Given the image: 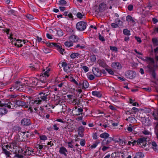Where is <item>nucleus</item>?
<instances>
[{"label": "nucleus", "instance_id": "obj_54", "mask_svg": "<svg viewBox=\"0 0 158 158\" xmlns=\"http://www.w3.org/2000/svg\"><path fill=\"white\" fill-rule=\"evenodd\" d=\"M88 78L90 80H93L95 78L94 76L92 74H90L88 76Z\"/></svg>", "mask_w": 158, "mask_h": 158}, {"label": "nucleus", "instance_id": "obj_16", "mask_svg": "<svg viewBox=\"0 0 158 158\" xmlns=\"http://www.w3.org/2000/svg\"><path fill=\"white\" fill-rule=\"evenodd\" d=\"M59 152L60 154L64 155L66 157L67 156L68 151L64 147H60L59 149Z\"/></svg>", "mask_w": 158, "mask_h": 158}, {"label": "nucleus", "instance_id": "obj_60", "mask_svg": "<svg viewBox=\"0 0 158 158\" xmlns=\"http://www.w3.org/2000/svg\"><path fill=\"white\" fill-rule=\"evenodd\" d=\"M106 71L110 74L113 75L114 74V72L111 69H106Z\"/></svg>", "mask_w": 158, "mask_h": 158}, {"label": "nucleus", "instance_id": "obj_63", "mask_svg": "<svg viewBox=\"0 0 158 158\" xmlns=\"http://www.w3.org/2000/svg\"><path fill=\"white\" fill-rule=\"evenodd\" d=\"M55 47L57 48L58 49H59L61 47L60 46L59 44V43H54V47Z\"/></svg>", "mask_w": 158, "mask_h": 158}, {"label": "nucleus", "instance_id": "obj_48", "mask_svg": "<svg viewBox=\"0 0 158 158\" xmlns=\"http://www.w3.org/2000/svg\"><path fill=\"white\" fill-rule=\"evenodd\" d=\"M135 111L134 110H133L132 109L131 110H127V112H126V114H127V113H128V114H135L136 113Z\"/></svg>", "mask_w": 158, "mask_h": 158}, {"label": "nucleus", "instance_id": "obj_10", "mask_svg": "<svg viewBox=\"0 0 158 158\" xmlns=\"http://www.w3.org/2000/svg\"><path fill=\"white\" fill-rule=\"evenodd\" d=\"M79 86L82 87V89H85L87 88L89 86V84L86 81L82 80L80 82Z\"/></svg>", "mask_w": 158, "mask_h": 158}, {"label": "nucleus", "instance_id": "obj_23", "mask_svg": "<svg viewBox=\"0 0 158 158\" xmlns=\"http://www.w3.org/2000/svg\"><path fill=\"white\" fill-rule=\"evenodd\" d=\"M110 135L106 132L101 134L100 135V137L104 139H108Z\"/></svg>", "mask_w": 158, "mask_h": 158}, {"label": "nucleus", "instance_id": "obj_27", "mask_svg": "<svg viewBox=\"0 0 158 158\" xmlns=\"http://www.w3.org/2000/svg\"><path fill=\"white\" fill-rule=\"evenodd\" d=\"M7 112V110L5 108H0V115H3L6 114Z\"/></svg>", "mask_w": 158, "mask_h": 158}, {"label": "nucleus", "instance_id": "obj_11", "mask_svg": "<svg viewBox=\"0 0 158 158\" xmlns=\"http://www.w3.org/2000/svg\"><path fill=\"white\" fill-rule=\"evenodd\" d=\"M69 39L72 43H77L78 42L79 38L77 35H72L69 36Z\"/></svg>", "mask_w": 158, "mask_h": 158}, {"label": "nucleus", "instance_id": "obj_4", "mask_svg": "<svg viewBox=\"0 0 158 158\" xmlns=\"http://www.w3.org/2000/svg\"><path fill=\"white\" fill-rule=\"evenodd\" d=\"M3 105V106L5 107H7L9 109H14L16 106V101L15 100H12L8 102L7 104L4 103L2 104Z\"/></svg>", "mask_w": 158, "mask_h": 158}, {"label": "nucleus", "instance_id": "obj_6", "mask_svg": "<svg viewBox=\"0 0 158 158\" xmlns=\"http://www.w3.org/2000/svg\"><path fill=\"white\" fill-rule=\"evenodd\" d=\"M40 101L39 100H37L36 98L34 100H31L29 102L30 107L32 108V107H34L38 104H40Z\"/></svg>", "mask_w": 158, "mask_h": 158}, {"label": "nucleus", "instance_id": "obj_41", "mask_svg": "<svg viewBox=\"0 0 158 158\" xmlns=\"http://www.w3.org/2000/svg\"><path fill=\"white\" fill-rule=\"evenodd\" d=\"M26 17L29 20H32L35 19L33 16L30 14H27L26 15Z\"/></svg>", "mask_w": 158, "mask_h": 158}, {"label": "nucleus", "instance_id": "obj_22", "mask_svg": "<svg viewBox=\"0 0 158 158\" xmlns=\"http://www.w3.org/2000/svg\"><path fill=\"white\" fill-rule=\"evenodd\" d=\"M106 8V4L104 3H101L100 4L98 7V9L100 12H103L105 10Z\"/></svg>", "mask_w": 158, "mask_h": 158}, {"label": "nucleus", "instance_id": "obj_8", "mask_svg": "<svg viewBox=\"0 0 158 158\" xmlns=\"http://www.w3.org/2000/svg\"><path fill=\"white\" fill-rule=\"evenodd\" d=\"M48 77L44 75L43 73H42V75H40V80H38V81H40V84L41 83H45L47 81V78Z\"/></svg>", "mask_w": 158, "mask_h": 158}, {"label": "nucleus", "instance_id": "obj_15", "mask_svg": "<svg viewBox=\"0 0 158 158\" xmlns=\"http://www.w3.org/2000/svg\"><path fill=\"white\" fill-rule=\"evenodd\" d=\"M21 123L23 126H28L31 124V122L30 119L24 118L21 120Z\"/></svg>", "mask_w": 158, "mask_h": 158}, {"label": "nucleus", "instance_id": "obj_52", "mask_svg": "<svg viewBox=\"0 0 158 158\" xmlns=\"http://www.w3.org/2000/svg\"><path fill=\"white\" fill-rule=\"evenodd\" d=\"M81 68L83 69L85 72H86L89 71V68L85 66H84L82 67Z\"/></svg>", "mask_w": 158, "mask_h": 158}, {"label": "nucleus", "instance_id": "obj_18", "mask_svg": "<svg viewBox=\"0 0 158 158\" xmlns=\"http://www.w3.org/2000/svg\"><path fill=\"white\" fill-rule=\"evenodd\" d=\"M16 101V105L19 106H21L22 107H24L26 108H28V106H27L26 103L22 101H20L19 100H15Z\"/></svg>", "mask_w": 158, "mask_h": 158}, {"label": "nucleus", "instance_id": "obj_35", "mask_svg": "<svg viewBox=\"0 0 158 158\" xmlns=\"http://www.w3.org/2000/svg\"><path fill=\"white\" fill-rule=\"evenodd\" d=\"M79 55L80 54L78 53H72L70 55V56L71 58L74 59L78 57Z\"/></svg>", "mask_w": 158, "mask_h": 158}, {"label": "nucleus", "instance_id": "obj_58", "mask_svg": "<svg viewBox=\"0 0 158 158\" xmlns=\"http://www.w3.org/2000/svg\"><path fill=\"white\" fill-rule=\"evenodd\" d=\"M132 19V17L130 15H128L126 17V20L128 22H131Z\"/></svg>", "mask_w": 158, "mask_h": 158}, {"label": "nucleus", "instance_id": "obj_2", "mask_svg": "<svg viewBox=\"0 0 158 158\" xmlns=\"http://www.w3.org/2000/svg\"><path fill=\"white\" fill-rule=\"evenodd\" d=\"M86 25L87 23L85 22H79L76 25V28L78 31H83L86 29Z\"/></svg>", "mask_w": 158, "mask_h": 158}, {"label": "nucleus", "instance_id": "obj_46", "mask_svg": "<svg viewBox=\"0 0 158 158\" xmlns=\"http://www.w3.org/2000/svg\"><path fill=\"white\" fill-rule=\"evenodd\" d=\"M110 49L113 52H117L118 51L117 48L115 46H110Z\"/></svg>", "mask_w": 158, "mask_h": 158}, {"label": "nucleus", "instance_id": "obj_62", "mask_svg": "<svg viewBox=\"0 0 158 158\" xmlns=\"http://www.w3.org/2000/svg\"><path fill=\"white\" fill-rule=\"evenodd\" d=\"M15 157L17 158H23V156L19 154H15Z\"/></svg>", "mask_w": 158, "mask_h": 158}, {"label": "nucleus", "instance_id": "obj_44", "mask_svg": "<svg viewBox=\"0 0 158 158\" xmlns=\"http://www.w3.org/2000/svg\"><path fill=\"white\" fill-rule=\"evenodd\" d=\"M57 34L58 36H61L63 35V33L61 30L59 29L57 31Z\"/></svg>", "mask_w": 158, "mask_h": 158}, {"label": "nucleus", "instance_id": "obj_50", "mask_svg": "<svg viewBox=\"0 0 158 158\" xmlns=\"http://www.w3.org/2000/svg\"><path fill=\"white\" fill-rule=\"evenodd\" d=\"M102 146V150L103 152L106 151L110 148L109 147L106 146L105 145Z\"/></svg>", "mask_w": 158, "mask_h": 158}, {"label": "nucleus", "instance_id": "obj_53", "mask_svg": "<svg viewBox=\"0 0 158 158\" xmlns=\"http://www.w3.org/2000/svg\"><path fill=\"white\" fill-rule=\"evenodd\" d=\"M40 140H45L47 139V137L45 135H40Z\"/></svg>", "mask_w": 158, "mask_h": 158}, {"label": "nucleus", "instance_id": "obj_14", "mask_svg": "<svg viewBox=\"0 0 158 158\" xmlns=\"http://www.w3.org/2000/svg\"><path fill=\"white\" fill-rule=\"evenodd\" d=\"M147 141V138L144 137L139 139L138 140L139 145L142 144V146H145Z\"/></svg>", "mask_w": 158, "mask_h": 158}, {"label": "nucleus", "instance_id": "obj_43", "mask_svg": "<svg viewBox=\"0 0 158 158\" xmlns=\"http://www.w3.org/2000/svg\"><path fill=\"white\" fill-rule=\"evenodd\" d=\"M43 50L44 52L46 54L50 53L51 52L50 49L45 47L43 48Z\"/></svg>", "mask_w": 158, "mask_h": 158}, {"label": "nucleus", "instance_id": "obj_39", "mask_svg": "<svg viewBox=\"0 0 158 158\" xmlns=\"http://www.w3.org/2000/svg\"><path fill=\"white\" fill-rule=\"evenodd\" d=\"M33 152V151L30 150L29 148H27L26 151L24 152V153L26 155H30Z\"/></svg>", "mask_w": 158, "mask_h": 158}, {"label": "nucleus", "instance_id": "obj_42", "mask_svg": "<svg viewBox=\"0 0 158 158\" xmlns=\"http://www.w3.org/2000/svg\"><path fill=\"white\" fill-rule=\"evenodd\" d=\"M77 16L78 18L80 19H81L82 18H85V15H82V14L80 12H78L77 13Z\"/></svg>", "mask_w": 158, "mask_h": 158}, {"label": "nucleus", "instance_id": "obj_57", "mask_svg": "<svg viewBox=\"0 0 158 158\" xmlns=\"http://www.w3.org/2000/svg\"><path fill=\"white\" fill-rule=\"evenodd\" d=\"M54 43H47V46L49 48H52L54 47Z\"/></svg>", "mask_w": 158, "mask_h": 158}, {"label": "nucleus", "instance_id": "obj_34", "mask_svg": "<svg viewBox=\"0 0 158 158\" xmlns=\"http://www.w3.org/2000/svg\"><path fill=\"white\" fill-rule=\"evenodd\" d=\"M2 149L3 152L6 154V155L7 156V157H9L10 156V154H11L10 152L7 151L5 149L3 148V147L2 148Z\"/></svg>", "mask_w": 158, "mask_h": 158}, {"label": "nucleus", "instance_id": "obj_32", "mask_svg": "<svg viewBox=\"0 0 158 158\" xmlns=\"http://www.w3.org/2000/svg\"><path fill=\"white\" fill-rule=\"evenodd\" d=\"M152 41L154 46L155 47L158 46V40L156 38H153Z\"/></svg>", "mask_w": 158, "mask_h": 158}, {"label": "nucleus", "instance_id": "obj_30", "mask_svg": "<svg viewBox=\"0 0 158 158\" xmlns=\"http://www.w3.org/2000/svg\"><path fill=\"white\" fill-rule=\"evenodd\" d=\"M64 44L65 46L68 47H72L73 46V43L71 41H66L64 43Z\"/></svg>", "mask_w": 158, "mask_h": 158}, {"label": "nucleus", "instance_id": "obj_3", "mask_svg": "<svg viewBox=\"0 0 158 158\" xmlns=\"http://www.w3.org/2000/svg\"><path fill=\"white\" fill-rule=\"evenodd\" d=\"M30 82V87L37 85V87H44L43 86L40 85V82L38 81V79L35 77H31L30 80L29 81Z\"/></svg>", "mask_w": 158, "mask_h": 158}, {"label": "nucleus", "instance_id": "obj_47", "mask_svg": "<svg viewBox=\"0 0 158 158\" xmlns=\"http://www.w3.org/2000/svg\"><path fill=\"white\" fill-rule=\"evenodd\" d=\"M90 59L92 61H95L96 59V57L95 55H92L90 56Z\"/></svg>", "mask_w": 158, "mask_h": 158}, {"label": "nucleus", "instance_id": "obj_24", "mask_svg": "<svg viewBox=\"0 0 158 158\" xmlns=\"http://www.w3.org/2000/svg\"><path fill=\"white\" fill-rule=\"evenodd\" d=\"M152 115L155 120H158V109L153 112Z\"/></svg>", "mask_w": 158, "mask_h": 158}, {"label": "nucleus", "instance_id": "obj_13", "mask_svg": "<svg viewBox=\"0 0 158 158\" xmlns=\"http://www.w3.org/2000/svg\"><path fill=\"white\" fill-rule=\"evenodd\" d=\"M111 67L115 69H120L122 67L121 64L118 62H113L112 64Z\"/></svg>", "mask_w": 158, "mask_h": 158}, {"label": "nucleus", "instance_id": "obj_26", "mask_svg": "<svg viewBox=\"0 0 158 158\" xmlns=\"http://www.w3.org/2000/svg\"><path fill=\"white\" fill-rule=\"evenodd\" d=\"M135 156L136 158H143L144 155L142 152H138L136 153Z\"/></svg>", "mask_w": 158, "mask_h": 158}, {"label": "nucleus", "instance_id": "obj_5", "mask_svg": "<svg viewBox=\"0 0 158 158\" xmlns=\"http://www.w3.org/2000/svg\"><path fill=\"white\" fill-rule=\"evenodd\" d=\"M83 110L81 108H78L75 106L73 109V114L76 115H79L80 114H82V112Z\"/></svg>", "mask_w": 158, "mask_h": 158}, {"label": "nucleus", "instance_id": "obj_51", "mask_svg": "<svg viewBox=\"0 0 158 158\" xmlns=\"http://www.w3.org/2000/svg\"><path fill=\"white\" fill-rule=\"evenodd\" d=\"M152 145L153 146V148L154 150H156L157 149L156 148L157 147V145L155 142H152Z\"/></svg>", "mask_w": 158, "mask_h": 158}, {"label": "nucleus", "instance_id": "obj_61", "mask_svg": "<svg viewBox=\"0 0 158 158\" xmlns=\"http://www.w3.org/2000/svg\"><path fill=\"white\" fill-rule=\"evenodd\" d=\"M85 143V139H81L80 140V144L82 146H84Z\"/></svg>", "mask_w": 158, "mask_h": 158}, {"label": "nucleus", "instance_id": "obj_37", "mask_svg": "<svg viewBox=\"0 0 158 158\" xmlns=\"http://www.w3.org/2000/svg\"><path fill=\"white\" fill-rule=\"evenodd\" d=\"M127 75V77L129 78H133V76L132 75H133V72L131 71L130 72H127L126 73Z\"/></svg>", "mask_w": 158, "mask_h": 158}, {"label": "nucleus", "instance_id": "obj_56", "mask_svg": "<svg viewBox=\"0 0 158 158\" xmlns=\"http://www.w3.org/2000/svg\"><path fill=\"white\" fill-rule=\"evenodd\" d=\"M73 142L72 141L71 142H69L67 143L68 144V146L69 148H73Z\"/></svg>", "mask_w": 158, "mask_h": 158}, {"label": "nucleus", "instance_id": "obj_59", "mask_svg": "<svg viewBox=\"0 0 158 158\" xmlns=\"http://www.w3.org/2000/svg\"><path fill=\"white\" fill-rule=\"evenodd\" d=\"M66 2L64 0H60L59 1V3L60 5H64L66 4Z\"/></svg>", "mask_w": 158, "mask_h": 158}, {"label": "nucleus", "instance_id": "obj_17", "mask_svg": "<svg viewBox=\"0 0 158 158\" xmlns=\"http://www.w3.org/2000/svg\"><path fill=\"white\" fill-rule=\"evenodd\" d=\"M85 128L82 126H80L78 128V134L80 137H82L84 136V131Z\"/></svg>", "mask_w": 158, "mask_h": 158}, {"label": "nucleus", "instance_id": "obj_28", "mask_svg": "<svg viewBox=\"0 0 158 158\" xmlns=\"http://www.w3.org/2000/svg\"><path fill=\"white\" fill-rule=\"evenodd\" d=\"M92 94L98 98H100L102 97V94L101 93L97 91H93L92 92Z\"/></svg>", "mask_w": 158, "mask_h": 158}, {"label": "nucleus", "instance_id": "obj_9", "mask_svg": "<svg viewBox=\"0 0 158 158\" xmlns=\"http://www.w3.org/2000/svg\"><path fill=\"white\" fill-rule=\"evenodd\" d=\"M92 72L95 76L97 77H99L101 76L102 72L98 68H93L92 69Z\"/></svg>", "mask_w": 158, "mask_h": 158}, {"label": "nucleus", "instance_id": "obj_12", "mask_svg": "<svg viewBox=\"0 0 158 158\" xmlns=\"http://www.w3.org/2000/svg\"><path fill=\"white\" fill-rule=\"evenodd\" d=\"M108 138V139H105L103 140L101 143L102 145H107L110 143L111 141H114V139L113 137H109Z\"/></svg>", "mask_w": 158, "mask_h": 158}, {"label": "nucleus", "instance_id": "obj_40", "mask_svg": "<svg viewBox=\"0 0 158 158\" xmlns=\"http://www.w3.org/2000/svg\"><path fill=\"white\" fill-rule=\"evenodd\" d=\"M71 67V65L68 64L65 68H63L65 72H68L69 71V70L70 69Z\"/></svg>", "mask_w": 158, "mask_h": 158}, {"label": "nucleus", "instance_id": "obj_1", "mask_svg": "<svg viewBox=\"0 0 158 158\" xmlns=\"http://www.w3.org/2000/svg\"><path fill=\"white\" fill-rule=\"evenodd\" d=\"M26 87L25 83H22L20 82L17 81L9 88V90L10 91H13L15 89L21 91L24 90Z\"/></svg>", "mask_w": 158, "mask_h": 158}, {"label": "nucleus", "instance_id": "obj_7", "mask_svg": "<svg viewBox=\"0 0 158 158\" xmlns=\"http://www.w3.org/2000/svg\"><path fill=\"white\" fill-rule=\"evenodd\" d=\"M36 98L37 100H39V101H40V104L41 103L42 101H46L47 97H46V96L44 95L43 92H41L39 93Z\"/></svg>", "mask_w": 158, "mask_h": 158}, {"label": "nucleus", "instance_id": "obj_33", "mask_svg": "<svg viewBox=\"0 0 158 158\" xmlns=\"http://www.w3.org/2000/svg\"><path fill=\"white\" fill-rule=\"evenodd\" d=\"M23 150L22 148L20 147H18V150H16L15 151V154H21L23 153Z\"/></svg>", "mask_w": 158, "mask_h": 158}, {"label": "nucleus", "instance_id": "obj_49", "mask_svg": "<svg viewBox=\"0 0 158 158\" xmlns=\"http://www.w3.org/2000/svg\"><path fill=\"white\" fill-rule=\"evenodd\" d=\"M147 67L150 73L154 71V68L151 65H148Z\"/></svg>", "mask_w": 158, "mask_h": 158}, {"label": "nucleus", "instance_id": "obj_64", "mask_svg": "<svg viewBox=\"0 0 158 158\" xmlns=\"http://www.w3.org/2000/svg\"><path fill=\"white\" fill-rule=\"evenodd\" d=\"M100 40L103 42L105 41V39L104 37L102 36L100 34L98 36Z\"/></svg>", "mask_w": 158, "mask_h": 158}, {"label": "nucleus", "instance_id": "obj_55", "mask_svg": "<svg viewBox=\"0 0 158 158\" xmlns=\"http://www.w3.org/2000/svg\"><path fill=\"white\" fill-rule=\"evenodd\" d=\"M30 80V78H27L26 79H24V81H26L25 84H26L27 86L30 87V82H29V80Z\"/></svg>", "mask_w": 158, "mask_h": 158}, {"label": "nucleus", "instance_id": "obj_25", "mask_svg": "<svg viewBox=\"0 0 158 158\" xmlns=\"http://www.w3.org/2000/svg\"><path fill=\"white\" fill-rule=\"evenodd\" d=\"M16 41L17 43H15L14 44L15 46H17L18 47H20L23 46V44L21 43L22 42L21 40L18 39L16 40Z\"/></svg>", "mask_w": 158, "mask_h": 158}, {"label": "nucleus", "instance_id": "obj_36", "mask_svg": "<svg viewBox=\"0 0 158 158\" xmlns=\"http://www.w3.org/2000/svg\"><path fill=\"white\" fill-rule=\"evenodd\" d=\"M123 31V34L125 35L129 36L131 35L130 31L127 29H124Z\"/></svg>", "mask_w": 158, "mask_h": 158}, {"label": "nucleus", "instance_id": "obj_45", "mask_svg": "<svg viewBox=\"0 0 158 158\" xmlns=\"http://www.w3.org/2000/svg\"><path fill=\"white\" fill-rule=\"evenodd\" d=\"M50 71V69L48 68L47 69V70L45 71L43 73V74L44 75H45L47 77H49V72Z\"/></svg>", "mask_w": 158, "mask_h": 158}, {"label": "nucleus", "instance_id": "obj_31", "mask_svg": "<svg viewBox=\"0 0 158 158\" xmlns=\"http://www.w3.org/2000/svg\"><path fill=\"white\" fill-rule=\"evenodd\" d=\"M8 14L9 15H13L16 16H17V12L13 10H11L8 11Z\"/></svg>", "mask_w": 158, "mask_h": 158}, {"label": "nucleus", "instance_id": "obj_19", "mask_svg": "<svg viewBox=\"0 0 158 158\" xmlns=\"http://www.w3.org/2000/svg\"><path fill=\"white\" fill-rule=\"evenodd\" d=\"M29 67L32 70H37L39 69V65L38 63H36L35 64L31 65Z\"/></svg>", "mask_w": 158, "mask_h": 158}, {"label": "nucleus", "instance_id": "obj_38", "mask_svg": "<svg viewBox=\"0 0 158 158\" xmlns=\"http://www.w3.org/2000/svg\"><path fill=\"white\" fill-rule=\"evenodd\" d=\"M80 99H74L72 102L73 105H78L80 104Z\"/></svg>", "mask_w": 158, "mask_h": 158}, {"label": "nucleus", "instance_id": "obj_29", "mask_svg": "<svg viewBox=\"0 0 158 158\" xmlns=\"http://www.w3.org/2000/svg\"><path fill=\"white\" fill-rule=\"evenodd\" d=\"M145 60L149 64H153L154 63V61L153 58L150 57H147L145 59Z\"/></svg>", "mask_w": 158, "mask_h": 158}, {"label": "nucleus", "instance_id": "obj_20", "mask_svg": "<svg viewBox=\"0 0 158 158\" xmlns=\"http://www.w3.org/2000/svg\"><path fill=\"white\" fill-rule=\"evenodd\" d=\"M18 145L17 144V141H13L10 144L9 148H13L14 149L16 148H18Z\"/></svg>", "mask_w": 158, "mask_h": 158}, {"label": "nucleus", "instance_id": "obj_21", "mask_svg": "<svg viewBox=\"0 0 158 158\" xmlns=\"http://www.w3.org/2000/svg\"><path fill=\"white\" fill-rule=\"evenodd\" d=\"M97 63L100 66L103 68H105L106 66V63L101 59L98 60L97 61Z\"/></svg>", "mask_w": 158, "mask_h": 158}]
</instances>
